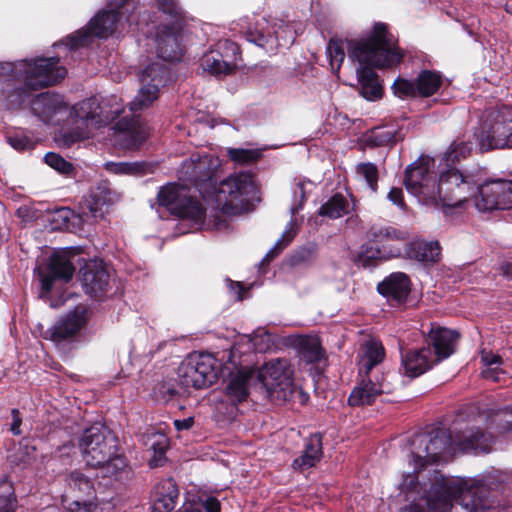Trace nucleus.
<instances>
[{
	"label": "nucleus",
	"mask_w": 512,
	"mask_h": 512,
	"mask_svg": "<svg viewBox=\"0 0 512 512\" xmlns=\"http://www.w3.org/2000/svg\"><path fill=\"white\" fill-rule=\"evenodd\" d=\"M480 407L460 410L447 429L441 426L415 433L411 439L413 471L403 473L398 484L410 505L401 512H451L458 503L465 512L480 511V480L436 476L425 480L424 468L444 460L453 443L464 453H477L480 447Z\"/></svg>",
	"instance_id": "1"
},
{
	"label": "nucleus",
	"mask_w": 512,
	"mask_h": 512,
	"mask_svg": "<svg viewBox=\"0 0 512 512\" xmlns=\"http://www.w3.org/2000/svg\"><path fill=\"white\" fill-rule=\"evenodd\" d=\"M332 71H339L345 57L353 64H372L378 69L400 64L404 54L397 46L385 23H375L371 31L356 39L329 40L326 47Z\"/></svg>",
	"instance_id": "2"
},
{
	"label": "nucleus",
	"mask_w": 512,
	"mask_h": 512,
	"mask_svg": "<svg viewBox=\"0 0 512 512\" xmlns=\"http://www.w3.org/2000/svg\"><path fill=\"white\" fill-rule=\"evenodd\" d=\"M190 177L197 185L211 186L216 208L224 214H238L247 210L256 199V186L249 173L240 172L228 176L217 185L215 171L220 166L218 157L211 154L191 155Z\"/></svg>",
	"instance_id": "3"
},
{
	"label": "nucleus",
	"mask_w": 512,
	"mask_h": 512,
	"mask_svg": "<svg viewBox=\"0 0 512 512\" xmlns=\"http://www.w3.org/2000/svg\"><path fill=\"white\" fill-rule=\"evenodd\" d=\"M368 243L362 246L359 261L363 267L373 266L375 260H388L390 258L403 257L414 260L425 266L439 261L441 247L438 241L426 242L415 239L405 244L401 249L392 244L393 241H405L408 233L405 230L393 226L372 225L367 231Z\"/></svg>",
	"instance_id": "4"
},
{
	"label": "nucleus",
	"mask_w": 512,
	"mask_h": 512,
	"mask_svg": "<svg viewBox=\"0 0 512 512\" xmlns=\"http://www.w3.org/2000/svg\"><path fill=\"white\" fill-rule=\"evenodd\" d=\"M62 56L36 57L21 59L27 64L24 71L2 74L6 86L1 93L7 109L21 107L30 97L32 91L52 86L60 82L67 74L60 63Z\"/></svg>",
	"instance_id": "5"
},
{
	"label": "nucleus",
	"mask_w": 512,
	"mask_h": 512,
	"mask_svg": "<svg viewBox=\"0 0 512 512\" xmlns=\"http://www.w3.org/2000/svg\"><path fill=\"white\" fill-rule=\"evenodd\" d=\"M79 448L87 465L99 468L104 477L128 478L131 471L125 457L118 453L117 437L100 422L86 428Z\"/></svg>",
	"instance_id": "6"
},
{
	"label": "nucleus",
	"mask_w": 512,
	"mask_h": 512,
	"mask_svg": "<svg viewBox=\"0 0 512 512\" xmlns=\"http://www.w3.org/2000/svg\"><path fill=\"white\" fill-rule=\"evenodd\" d=\"M128 1L110 0L108 2V9L98 11L86 26L67 35L65 39L54 43L53 46L64 50L65 55L63 58L66 60L68 54L73 58L79 49L90 46L95 38L106 39L113 35L118 25H124L122 22L123 18H125L128 28H131L133 24L137 25L134 12L126 15V12H128L126 7L129 5Z\"/></svg>",
	"instance_id": "7"
},
{
	"label": "nucleus",
	"mask_w": 512,
	"mask_h": 512,
	"mask_svg": "<svg viewBox=\"0 0 512 512\" xmlns=\"http://www.w3.org/2000/svg\"><path fill=\"white\" fill-rule=\"evenodd\" d=\"M435 159L430 157H419L415 162L409 164L405 170L404 185L406 190L419 198H439L445 206H455L450 194L455 193L452 184L462 181L458 173L440 171L436 180L434 171Z\"/></svg>",
	"instance_id": "8"
},
{
	"label": "nucleus",
	"mask_w": 512,
	"mask_h": 512,
	"mask_svg": "<svg viewBox=\"0 0 512 512\" xmlns=\"http://www.w3.org/2000/svg\"><path fill=\"white\" fill-rule=\"evenodd\" d=\"M384 356L381 343L371 340L365 344L358 361V373L361 379L348 398L351 406L370 405L376 397L391 392L392 386L387 380L388 375L376 370Z\"/></svg>",
	"instance_id": "9"
},
{
	"label": "nucleus",
	"mask_w": 512,
	"mask_h": 512,
	"mask_svg": "<svg viewBox=\"0 0 512 512\" xmlns=\"http://www.w3.org/2000/svg\"><path fill=\"white\" fill-rule=\"evenodd\" d=\"M459 333L455 330L439 327L432 329L426 339V346L401 351L403 374L416 378L431 369L434 364L447 359L455 351Z\"/></svg>",
	"instance_id": "10"
},
{
	"label": "nucleus",
	"mask_w": 512,
	"mask_h": 512,
	"mask_svg": "<svg viewBox=\"0 0 512 512\" xmlns=\"http://www.w3.org/2000/svg\"><path fill=\"white\" fill-rule=\"evenodd\" d=\"M471 144L466 142H453L448 149L440 156L438 169L449 173H458L462 181L452 184L454 192L457 193V203H461L467 197L480 193L479 169L461 170L458 168L461 160L466 159L471 153Z\"/></svg>",
	"instance_id": "11"
},
{
	"label": "nucleus",
	"mask_w": 512,
	"mask_h": 512,
	"mask_svg": "<svg viewBox=\"0 0 512 512\" xmlns=\"http://www.w3.org/2000/svg\"><path fill=\"white\" fill-rule=\"evenodd\" d=\"M471 144L466 142H453L448 149L440 156L438 169L449 173H458L462 181L452 184L454 192L457 193V203H461L467 197L480 193L479 169L461 170L458 168L461 160L466 159L471 153Z\"/></svg>",
	"instance_id": "12"
},
{
	"label": "nucleus",
	"mask_w": 512,
	"mask_h": 512,
	"mask_svg": "<svg viewBox=\"0 0 512 512\" xmlns=\"http://www.w3.org/2000/svg\"><path fill=\"white\" fill-rule=\"evenodd\" d=\"M158 204L167 209L170 214L183 220L191 221L195 229L199 228L205 218V209L188 189L176 183L161 187L157 194Z\"/></svg>",
	"instance_id": "13"
},
{
	"label": "nucleus",
	"mask_w": 512,
	"mask_h": 512,
	"mask_svg": "<svg viewBox=\"0 0 512 512\" xmlns=\"http://www.w3.org/2000/svg\"><path fill=\"white\" fill-rule=\"evenodd\" d=\"M245 38L266 52L274 54L279 47L289 48L294 43L296 31L282 19L268 21L263 18L246 31Z\"/></svg>",
	"instance_id": "14"
},
{
	"label": "nucleus",
	"mask_w": 512,
	"mask_h": 512,
	"mask_svg": "<svg viewBox=\"0 0 512 512\" xmlns=\"http://www.w3.org/2000/svg\"><path fill=\"white\" fill-rule=\"evenodd\" d=\"M512 137V108L487 109L482 115V151L509 147Z\"/></svg>",
	"instance_id": "15"
},
{
	"label": "nucleus",
	"mask_w": 512,
	"mask_h": 512,
	"mask_svg": "<svg viewBox=\"0 0 512 512\" xmlns=\"http://www.w3.org/2000/svg\"><path fill=\"white\" fill-rule=\"evenodd\" d=\"M217 361L209 353H191L178 367L181 386L203 389L217 380Z\"/></svg>",
	"instance_id": "16"
},
{
	"label": "nucleus",
	"mask_w": 512,
	"mask_h": 512,
	"mask_svg": "<svg viewBox=\"0 0 512 512\" xmlns=\"http://www.w3.org/2000/svg\"><path fill=\"white\" fill-rule=\"evenodd\" d=\"M173 73L167 64L152 62L140 74L141 87L129 103L134 113L149 107L158 98L160 88L166 86L173 79Z\"/></svg>",
	"instance_id": "17"
},
{
	"label": "nucleus",
	"mask_w": 512,
	"mask_h": 512,
	"mask_svg": "<svg viewBox=\"0 0 512 512\" xmlns=\"http://www.w3.org/2000/svg\"><path fill=\"white\" fill-rule=\"evenodd\" d=\"M240 59V49L230 39L219 40L201 58V67L211 74L220 76L230 74Z\"/></svg>",
	"instance_id": "18"
},
{
	"label": "nucleus",
	"mask_w": 512,
	"mask_h": 512,
	"mask_svg": "<svg viewBox=\"0 0 512 512\" xmlns=\"http://www.w3.org/2000/svg\"><path fill=\"white\" fill-rule=\"evenodd\" d=\"M75 256H71L70 252L61 251L54 252L47 264L46 270L38 271L42 293L47 295L51 292L54 282H69L76 271L74 264Z\"/></svg>",
	"instance_id": "19"
},
{
	"label": "nucleus",
	"mask_w": 512,
	"mask_h": 512,
	"mask_svg": "<svg viewBox=\"0 0 512 512\" xmlns=\"http://www.w3.org/2000/svg\"><path fill=\"white\" fill-rule=\"evenodd\" d=\"M267 389L282 391L284 396L294 390L293 369L286 359H272L266 362L258 373Z\"/></svg>",
	"instance_id": "20"
},
{
	"label": "nucleus",
	"mask_w": 512,
	"mask_h": 512,
	"mask_svg": "<svg viewBox=\"0 0 512 512\" xmlns=\"http://www.w3.org/2000/svg\"><path fill=\"white\" fill-rule=\"evenodd\" d=\"M512 208V181L503 179L482 180V213Z\"/></svg>",
	"instance_id": "21"
},
{
	"label": "nucleus",
	"mask_w": 512,
	"mask_h": 512,
	"mask_svg": "<svg viewBox=\"0 0 512 512\" xmlns=\"http://www.w3.org/2000/svg\"><path fill=\"white\" fill-rule=\"evenodd\" d=\"M181 25L179 21L171 25L159 26L153 39L156 55L165 62L179 61L183 50L180 45Z\"/></svg>",
	"instance_id": "22"
},
{
	"label": "nucleus",
	"mask_w": 512,
	"mask_h": 512,
	"mask_svg": "<svg viewBox=\"0 0 512 512\" xmlns=\"http://www.w3.org/2000/svg\"><path fill=\"white\" fill-rule=\"evenodd\" d=\"M79 280L86 294L97 297L107 290L110 275L102 260L92 259L80 268Z\"/></svg>",
	"instance_id": "23"
},
{
	"label": "nucleus",
	"mask_w": 512,
	"mask_h": 512,
	"mask_svg": "<svg viewBox=\"0 0 512 512\" xmlns=\"http://www.w3.org/2000/svg\"><path fill=\"white\" fill-rule=\"evenodd\" d=\"M256 371L250 367L237 369L231 372L224 380L223 402L232 405L234 408L238 404L247 400L249 396V387Z\"/></svg>",
	"instance_id": "24"
},
{
	"label": "nucleus",
	"mask_w": 512,
	"mask_h": 512,
	"mask_svg": "<svg viewBox=\"0 0 512 512\" xmlns=\"http://www.w3.org/2000/svg\"><path fill=\"white\" fill-rule=\"evenodd\" d=\"M66 482L69 489L75 493L76 500L69 504L70 512H91L94 486L90 477L79 470L69 473Z\"/></svg>",
	"instance_id": "25"
},
{
	"label": "nucleus",
	"mask_w": 512,
	"mask_h": 512,
	"mask_svg": "<svg viewBox=\"0 0 512 512\" xmlns=\"http://www.w3.org/2000/svg\"><path fill=\"white\" fill-rule=\"evenodd\" d=\"M85 324V310L77 307L75 310L59 318L43 334L44 339L59 343L75 336Z\"/></svg>",
	"instance_id": "26"
},
{
	"label": "nucleus",
	"mask_w": 512,
	"mask_h": 512,
	"mask_svg": "<svg viewBox=\"0 0 512 512\" xmlns=\"http://www.w3.org/2000/svg\"><path fill=\"white\" fill-rule=\"evenodd\" d=\"M507 475L491 468L482 475V512L485 509H497L503 506V488Z\"/></svg>",
	"instance_id": "27"
},
{
	"label": "nucleus",
	"mask_w": 512,
	"mask_h": 512,
	"mask_svg": "<svg viewBox=\"0 0 512 512\" xmlns=\"http://www.w3.org/2000/svg\"><path fill=\"white\" fill-rule=\"evenodd\" d=\"M31 111L42 122L52 123L54 118L66 112L67 105L63 96L55 92H42L31 100Z\"/></svg>",
	"instance_id": "28"
},
{
	"label": "nucleus",
	"mask_w": 512,
	"mask_h": 512,
	"mask_svg": "<svg viewBox=\"0 0 512 512\" xmlns=\"http://www.w3.org/2000/svg\"><path fill=\"white\" fill-rule=\"evenodd\" d=\"M102 114L103 110L96 96L74 104L69 111V117L76 124L89 130L99 128L104 123Z\"/></svg>",
	"instance_id": "29"
},
{
	"label": "nucleus",
	"mask_w": 512,
	"mask_h": 512,
	"mask_svg": "<svg viewBox=\"0 0 512 512\" xmlns=\"http://www.w3.org/2000/svg\"><path fill=\"white\" fill-rule=\"evenodd\" d=\"M377 291L392 304H403L411 292V280L404 272H393L377 285Z\"/></svg>",
	"instance_id": "30"
},
{
	"label": "nucleus",
	"mask_w": 512,
	"mask_h": 512,
	"mask_svg": "<svg viewBox=\"0 0 512 512\" xmlns=\"http://www.w3.org/2000/svg\"><path fill=\"white\" fill-rule=\"evenodd\" d=\"M485 425V432L482 431V453H489L490 449L484 442H494L499 434L512 431V407L489 413Z\"/></svg>",
	"instance_id": "31"
},
{
	"label": "nucleus",
	"mask_w": 512,
	"mask_h": 512,
	"mask_svg": "<svg viewBox=\"0 0 512 512\" xmlns=\"http://www.w3.org/2000/svg\"><path fill=\"white\" fill-rule=\"evenodd\" d=\"M179 497V489L172 478L164 479L156 484L151 494L152 512H171Z\"/></svg>",
	"instance_id": "32"
},
{
	"label": "nucleus",
	"mask_w": 512,
	"mask_h": 512,
	"mask_svg": "<svg viewBox=\"0 0 512 512\" xmlns=\"http://www.w3.org/2000/svg\"><path fill=\"white\" fill-rule=\"evenodd\" d=\"M373 68L376 67L372 64L358 65L356 68L358 92L364 99L371 102L377 101L383 96V86Z\"/></svg>",
	"instance_id": "33"
},
{
	"label": "nucleus",
	"mask_w": 512,
	"mask_h": 512,
	"mask_svg": "<svg viewBox=\"0 0 512 512\" xmlns=\"http://www.w3.org/2000/svg\"><path fill=\"white\" fill-rule=\"evenodd\" d=\"M271 347L270 334L266 331H256L252 335L243 336L239 342L235 343L230 351L229 359L241 356L252 351L264 353Z\"/></svg>",
	"instance_id": "34"
},
{
	"label": "nucleus",
	"mask_w": 512,
	"mask_h": 512,
	"mask_svg": "<svg viewBox=\"0 0 512 512\" xmlns=\"http://www.w3.org/2000/svg\"><path fill=\"white\" fill-rule=\"evenodd\" d=\"M177 512H221V503L206 493L188 491Z\"/></svg>",
	"instance_id": "35"
},
{
	"label": "nucleus",
	"mask_w": 512,
	"mask_h": 512,
	"mask_svg": "<svg viewBox=\"0 0 512 512\" xmlns=\"http://www.w3.org/2000/svg\"><path fill=\"white\" fill-rule=\"evenodd\" d=\"M322 454V435L311 434L305 441L302 454L293 461V466L301 470L311 468L320 460Z\"/></svg>",
	"instance_id": "36"
},
{
	"label": "nucleus",
	"mask_w": 512,
	"mask_h": 512,
	"mask_svg": "<svg viewBox=\"0 0 512 512\" xmlns=\"http://www.w3.org/2000/svg\"><path fill=\"white\" fill-rule=\"evenodd\" d=\"M148 137V129L144 125L135 124L130 128L119 132L115 136L116 144L127 150H134L139 148Z\"/></svg>",
	"instance_id": "37"
},
{
	"label": "nucleus",
	"mask_w": 512,
	"mask_h": 512,
	"mask_svg": "<svg viewBox=\"0 0 512 512\" xmlns=\"http://www.w3.org/2000/svg\"><path fill=\"white\" fill-rule=\"evenodd\" d=\"M301 358L307 363H319L324 359V350L315 337L301 336L295 343Z\"/></svg>",
	"instance_id": "38"
},
{
	"label": "nucleus",
	"mask_w": 512,
	"mask_h": 512,
	"mask_svg": "<svg viewBox=\"0 0 512 512\" xmlns=\"http://www.w3.org/2000/svg\"><path fill=\"white\" fill-rule=\"evenodd\" d=\"M417 94L423 97H429L435 94L442 85V74L434 70H421L416 79Z\"/></svg>",
	"instance_id": "39"
},
{
	"label": "nucleus",
	"mask_w": 512,
	"mask_h": 512,
	"mask_svg": "<svg viewBox=\"0 0 512 512\" xmlns=\"http://www.w3.org/2000/svg\"><path fill=\"white\" fill-rule=\"evenodd\" d=\"M350 213L349 200L341 193H336L323 203L318 214L329 219H338Z\"/></svg>",
	"instance_id": "40"
},
{
	"label": "nucleus",
	"mask_w": 512,
	"mask_h": 512,
	"mask_svg": "<svg viewBox=\"0 0 512 512\" xmlns=\"http://www.w3.org/2000/svg\"><path fill=\"white\" fill-rule=\"evenodd\" d=\"M313 183L310 180L296 178L292 184V202L290 206L291 219L303 209L307 195L311 192Z\"/></svg>",
	"instance_id": "41"
},
{
	"label": "nucleus",
	"mask_w": 512,
	"mask_h": 512,
	"mask_svg": "<svg viewBox=\"0 0 512 512\" xmlns=\"http://www.w3.org/2000/svg\"><path fill=\"white\" fill-rule=\"evenodd\" d=\"M503 361L499 355L486 353L482 350V380L499 382L504 371L501 368Z\"/></svg>",
	"instance_id": "42"
},
{
	"label": "nucleus",
	"mask_w": 512,
	"mask_h": 512,
	"mask_svg": "<svg viewBox=\"0 0 512 512\" xmlns=\"http://www.w3.org/2000/svg\"><path fill=\"white\" fill-rule=\"evenodd\" d=\"M106 169L118 175H144L151 170V165L143 161L135 162H108Z\"/></svg>",
	"instance_id": "43"
},
{
	"label": "nucleus",
	"mask_w": 512,
	"mask_h": 512,
	"mask_svg": "<svg viewBox=\"0 0 512 512\" xmlns=\"http://www.w3.org/2000/svg\"><path fill=\"white\" fill-rule=\"evenodd\" d=\"M184 388V386H181L180 380L171 378L158 383L154 388V393L158 401L168 403L177 399Z\"/></svg>",
	"instance_id": "44"
},
{
	"label": "nucleus",
	"mask_w": 512,
	"mask_h": 512,
	"mask_svg": "<svg viewBox=\"0 0 512 512\" xmlns=\"http://www.w3.org/2000/svg\"><path fill=\"white\" fill-rule=\"evenodd\" d=\"M297 223L295 219H291L282 234V236L276 241L274 246L266 253L265 257L260 262V265H264L265 262L271 261L275 258L296 236Z\"/></svg>",
	"instance_id": "45"
},
{
	"label": "nucleus",
	"mask_w": 512,
	"mask_h": 512,
	"mask_svg": "<svg viewBox=\"0 0 512 512\" xmlns=\"http://www.w3.org/2000/svg\"><path fill=\"white\" fill-rule=\"evenodd\" d=\"M318 255L317 244L309 242L302 247L296 249L290 256L289 262L291 266H308L311 265Z\"/></svg>",
	"instance_id": "46"
},
{
	"label": "nucleus",
	"mask_w": 512,
	"mask_h": 512,
	"mask_svg": "<svg viewBox=\"0 0 512 512\" xmlns=\"http://www.w3.org/2000/svg\"><path fill=\"white\" fill-rule=\"evenodd\" d=\"M356 175L366 183L373 193L377 191L379 171L376 164L372 162L359 163L356 166Z\"/></svg>",
	"instance_id": "47"
},
{
	"label": "nucleus",
	"mask_w": 512,
	"mask_h": 512,
	"mask_svg": "<svg viewBox=\"0 0 512 512\" xmlns=\"http://www.w3.org/2000/svg\"><path fill=\"white\" fill-rule=\"evenodd\" d=\"M403 139L397 130L376 128L371 131L369 142L374 146H392Z\"/></svg>",
	"instance_id": "48"
},
{
	"label": "nucleus",
	"mask_w": 512,
	"mask_h": 512,
	"mask_svg": "<svg viewBox=\"0 0 512 512\" xmlns=\"http://www.w3.org/2000/svg\"><path fill=\"white\" fill-rule=\"evenodd\" d=\"M17 507V498L15 490L7 479L0 480V512H15Z\"/></svg>",
	"instance_id": "49"
},
{
	"label": "nucleus",
	"mask_w": 512,
	"mask_h": 512,
	"mask_svg": "<svg viewBox=\"0 0 512 512\" xmlns=\"http://www.w3.org/2000/svg\"><path fill=\"white\" fill-rule=\"evenodd\" d=\"M34 451L35 447L20 442L17 448H14L12 451L9 452L7 459L9 463L12 465H26L30 462L31 458L33 457Z\"/></svg>",
	"instance_id": "50"
},
{
	"label": "nucleus",
	"mask_w": 512,
	"mask_h": 512,
	"mask_svg": "<svg viewBox=\"0 0 512 512\" xmlns=\"http://www.w3.org/2000/svg\"><path fill=\"white\" fill-rule=\"evenodd\" d=\"M391 89L393 94L400 99L415 97L417 95L416 82L402 77H397L394 80Z\"/></svg>",
	"instance_id": "51"
},
{
	"label": "nucleus",
	"mask_w": 512,
	"mask_h": 512,
	"mask_svg": "<svg viewBox=\"0 0 512 512\" xmlns=\"http://www.w3.org/2000/svg\"><path fill=\"white\" fill-rule=\"evenodd\" d=\"M44 161L49 167L53 168L61 174L67 175L70 174L73 170V165L55 152L46 153L44 156Z\"/></svg>",
	"instance_id": "52"
},
{
	"label": "nucleus",
	"mask_w": 512,
	"mask_h": 512,
	"mask_svg": "<svg viewBox=\"0 0 512 512\" xmlns=\"http://www.w3.org/2000/svg\"><path fill=\"white\" fill-rule=\"evenodd\" d=\"M228 155L230 159L235 162L250 163L258 160L261 156V152L253 149L232 148L229 149Z\"/></svg>",
	"instance_id": "53"
},
{
	"label": "nucleus",
	"mask_w": 512,
	"mask_h": 512,
	"mask_svg": "<svg viewBox=\"0 0 512 512\" xmlns=\"http://www.w3.org/2000/svg\"><path fill=\"white\" fill-rule=\"evenodd\" d=\"M73 212L69 208H59L52 215V224L54 229L68 230L70 229V221Z\"/></svg>",
	"instance_id": "54"
},
{
	"label": "nucleus",
	"mask_w": 512,
	"mask_h": 512,
	"mask_svg": "<svg viewBox=\"0 0 512 512\" xmlns=\"http://www.w3.org/2000/svg\"><path fill=\"white\" fill-rule=\"evenodd\" d=\"M89 136L90 130L79 125L76 129L69 130L63 134V145L70 147L76 142L89 138Z\"/></svg>",
	"instance_id": "55"
},
{
	"label": "nucleus",
	"mask_w": 512,
	"mask_h": 512,
	"mask_svg": "<svg viewBox=\"0 0 512 512\" xmlns=\"http://www.w3.org/2000/svg\"><path fill=\"white\" fill-rule=\"evenodd\" d=\"M7 142L17 151H24L32 146L30 138L18 132L7 136Z\"/></svg>",
	"instance_id": "56"
},
{
	"label": "nucleus",
	"mask_w": 512,
	"mask_h": 512,
	"mask_svg": "<svg viewBox=\"0 0 512 512\" xmlns=\"http://www.w3.org/2000/svg\"><path fill=\"white\" fill-rule=\"evenodd\" d=\"M157 3L159 10H161L165 14L174 17V22L178 21L177 18L181 14V8L176 0H158Z\"/></svg>",
	"instance_id": "57"
},
{
	"label": "nucleus",
	"mask_w": 512,
	"mask_h": 512,
	"mask_svg": "<svg viewBox=\"0 0 512 512\" xmlns=\"http://www.w3.org/2000/svg\"><path fill=\"white\" fill-rule=\"evenodd\" d=\"M27 64L23 61L14 62H0V82L2 81V74H8L15 71H24Z\"/></svg>",
	"instance_id": "58"
},
{
	"label": "nucleus",
	"mask_w": 512,
	"mask_h": 512,
	"mask_svg": "<svg viewBox=\"0 0 512 512\" xmlns=\"http://www.w3.org/2000/svg\"><path fill=\"white\" fill-rule=\"evenodd\" d=\"M387 199L400 209H405L406 205L403 199V190L398 187H393L387 194Z\"/></svg>",
	"instance_id": "59"
},
{
	"label": "nucleus",
	"mask_w": 512,
	"mask_h": 512,
	"mask_svg": "<svg viewBox=\"0 0 512 512\" xmlns=\"http://www.w3.org/2000/svg\"><path fill=\"white\" fill-rule=\"evenodd\" d=\"M11 418L12 421L10 423L9 430L13 435L20 436L22 434V430L20 428L22 424L20 411L16 408H13L11 410Z\"/></svg>",
	"instance_id": "60"
},
{
	"label": "nucleus",
	"mask_w": 512,
	"mask_h": 512,
	"mask_svg": "<svg viewBox=\"0 0 512 512\" xmlns=\"http://www.w3.org/2000/svg\"><path fill=\"white\" fill-rule=\"evenodd\" d=\"M93 203L89 204V210L92 213L93 217H98L103 215L102 206L106 205L105 198L101 199L97 193L92 195Z\"/></svg>",
	"instance_id": "61"
},
{
	"label": "nucleus",
	"mask_w": 512,
	"mask_h": 512,
	"mask_svg": "<svg viewBox=\"0 0 512 512\" xmlns=\"http://www.w3.org/2000/svg\"><path fill=\"white\" fill-rule=\"evenodd\" d=\"M173 424L177 431H187L194 425V417L190 416L185 419H175Z\"/></svg>",
	"instance_id": "62"
},
{
	"label": "nucleus",
	"mask_w": 512,
	"mask_h": 512,
	"mask_svg": "<svg viewBox=\"0 0 512 512\" xmlns=\"http://www.w3.org/2000/svg\"><path fill=\"white\" fill-rule=\"evenodd\" d=\"M228 286L230 291L235 293V299L236 300H242L243 299V292L245 291L244 286L241 282L232 281L230 279H227Z\"/></svg>",
	"instance_id": "63"
},
{
	"label": "nucleus",
	"mask_w": 512,
	"mask_h": 512,
	"mask_svg": "<svg viewBox=\"0 0 512 512\" xmlns=\"http://www.w3.org/2000/svg\"><path fill=\"white\" fill-rule=\"evenodd\" d=\"M500 272L508 280H512V264L511 263H505V264L501 265Z\"/></svg>",
	"instance_id": "64"
}]
</instances>
